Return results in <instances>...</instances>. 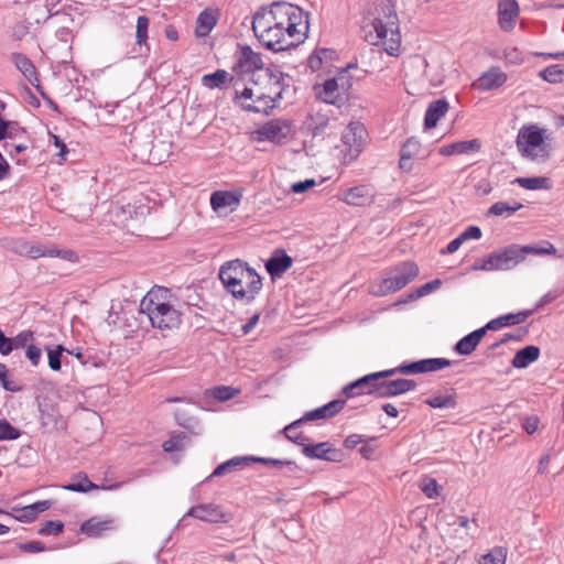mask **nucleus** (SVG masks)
<instances>
[{
	"mask_svg": "<svg viewBox=\"0 0 564 564\" xmlns=\"http://www.w3.org/2000/svg\"><path fill=\"white\" fill-rule=\"evenodd\" d=\"M380 10L370 24L367 20L362 26L364 37L371 45L382 44L389 55L397 56L401 44L398 15L390 3H382Z\"/></svg>",
	"mask_w": 564,
	"mask_h": 564,
	"instance_id": "obj_1",
	"label": "nucleus"
},
{
	"mask_svg": "<svg viewBox=\"0 0 564 564\" xmlns=\"http://www.w3.org/2000/svg\"><path fill=\"white\" fill-rule=\"evenodd\" d=\"M543 246L510 245L499 251L492 252L482 259V267L495 270H510L522 262L527 254L545 256L556 253V248L550 241Z\"/></svg>",
	"mask_w": 564,
	"mask_h": 564,
	"instance_id": "obj_2",
	"label": "nucleus"
},
{
	"mask_svg": "<svg viewBox=\"0 0 564 564\" xmlns=\"http://www.w3.org/2000/svg\"><path fill=\"white\" fill-rule=\"evenodd\" d=\"M140 311L147 314L154 328L161 330H171L181 324V313L171 304L156 301L152 292L141 300Z\"/></svg>",
	"mask_w": 564,
	"mask_h": 564,
	"instance_id": "obj_3",
	"label": "nucleus"
},
{
	"mask_svg": "<svg viewBox=\"0 0 564 564\" xmlns=\"http://www.w3.org/2000/svg\"><path fill=\"white\" fill-rule=\"evenodd\" d=\"M417 275L419 267L415 262H401L390 271L388 278L383 279L379 284L372 285L370 293L375 296H384L394 293L406 286Z\"/></svg>",
	"mask_w": 564,
	"mask_h": 564,
	"instance_id": "obj_4",
	"label": "nucleus"
},
{
	"mask_svg": "<svg viewBox=\"0 0 564 564\" xmlns=\"http://www.w3.org/2000/svg\"><path fill=\"white\" fill-rule=\"evenodd\" d=\"M307 30L308 22L305 21L303 23V33L290 34L285 29L276 26L264 31V33H256L254 35L265 48L272 52H282L296 47L302 43L306 36Z\"/></svg>",
	"mask_w": 564,
	"mask_h": 564,
	"instance_id": "obj_5",
	"label": "nucleus"
},
{
	"mask_svg": "<svg viewBox=\"0 0 564 564\" xmlns=\"http://www.w3.org/2000/svg\"><path fill=\"white\" fill-rule=\"evenodd\" d=\"M517 148L524 158L546 160L550 155L544 144L543 130L536 126H524L517 137Z\"/></svg>",
	"mask_w": 564,
	"mask_h": 564,
	"instance_id": "obj_6",
	"label": "nucleus"
},
{
	"mask_svg": "<svg viewBox=\"0 0 564 564\" xmlns=\"http://www.w3.org/2000/svg\"><path fill=\"white\" fill-rule=\"evenodd\" d=\"M293 123L288 119H272L254 131L256 141H270L275 144H285L293 138Z\"/></svg>",
	"mask_w": 564,
	"mask_h": 564,
	"instance_id": "obj_7",
	"label": "nucleus"
},
{
	"mask_svg": "<svg viewBox=\"0 0 564 564\" xmlns=\"http://www.w3.org/2000/svg\"><path fill=\"white\" fill-rule=\"evenodd\" d=\"M219 279L230 276L236 279H246V285L251 292H260L262 289V279L253 268L240 259L225 262L219 269Z\"/></svg>",
	"mask_w": 564,
	"mask_h": 564,
	"instance_id": "obj_8",
	"label": "nucleus"
},
{
	"mask_svg": "<svg viewBox=\"0 0 564 564\" xmlns=\"http://www.w3.org/2000/svg\"><path fill=\"white\" fill-rule=\"evenodd\" d=\"M269 8L280 29H285L290 34L303 33L297 29L302 20V10L299 7L285 1H275Z\"/></svg>",
	"mask_w": 564,
	"mask_h": 564,
	"instance_id": "obj_9",
	"label": "nucleus"
},
{
	"mask_svg": "<svg viewBox=\"0 0 564 564\" xmlns=\"http://www.w3.org/2000/svg\"><path fill=\"white\" fill-rule=\"evenodd\" d=\"M346 70L340 72L337 77L324 82L318 96L327 104L340 106L347 99V91L351 86L349 79L345 76Z\"/></svg>",
	"mask_w": 564,
	"mask_h": 564,
	"instance_id": "obj_10",
	"label": "nucleus"
},
{
	"mask_svg": "<svg viewBox=\"0 0 564 564\" xmlns=\"http://www.w3.org/2000/svg\"><path fill=\"white\" fill-rule=\"evenodd\" d=\"M232 70L237 74H249L260 70L264 74V63L261 54L254 52L249 45H237Z\"/></svg>",
	"mask_w": 564,
	"mask_h": 564,
	"instance_id": "obj_11",
	"label": "nucleus"
},
{
	"mask_svg": "<svg viewBox=\"0 0 564 564\" xmlns=\"http://www.w3.org/2000/svg\"><path fill=\"white\" fill-rule=\"evenodd\" d=\"M452 361L446 358H426L399 366L400 373L415 375L433 372L449 367Z\"/></svg>",
	"mask_w": 564,
	"mask_h": 564,
	"instance_id": "obj_12",
	"label": "nucleus"
},
{
	"mask_svg": "<svg viewBox=\"0 0 564 564\" xmlns=\"http://www.w3.org/2000/svg\"><path fill=\"white\" fill-rule=\"evenodd\" d=\"M302 453L305 457L311 459H322L334 463L341 462L344 457L343 452L334 447L329 442L304 445Z\"/></svg>",
	"mask_w": 564,
	"mask_h": 564,
	"instance_id": "obj_13",
	"label": "nucleus"
},
{
	"mask_svg": "<svg viewBox=\"0 0 564 564\" xmlns=\"http://www.w3.org/2000/svg\"><path fill=\"white\" fill-rule=\"evenodd\" d=\"M415 387L416 382L414 380L399 378L378 381V384L373 387V391L377 392V398H391L414 390Z\"/></svg>",
	"mask_w": 564,
	"mask_h": 564,
	"instance_id": "obj_14",
	"label": "nucleus"
},
{
	"mask_svg": "<svg viewBox=\"0 0 564 564\" xmlns=\"http://www.w3.org/2000/svg\"><path fill=\"white\" fill-rule=\"evenodd\" d=\"M186 516L210 523H227L230 520V516L225 513L220 506L214 503L194 506L188 510Z\"/></svg>",
	"mask_w": 564,
	"mask_h": 564,
	"instance_id": "obj_15",
	"label": "nucleus"
},
{
	"mask_svg": "<svg viewBox=\"0 0 564 564\" xmlns=\"http://www.w3.org/2000/svg\"><path fill=\"white\" fill-rule=\"evenodd\" d=\"M263 79H267L265 91L268 98L275 105L282 99L284 85V74L278 69L267 67L264 69Z\"/></svg>",
	"mask_w": 564,
	"mask_h": 564,
	"instance_id": "obj_16",
	"label": "nucleus"
},
{
	"mask_svg": "<svg viewBox=\"0 0 564 564\" xmlns=\"http://www.w3.org/2000/svg\"><path fill=\"white\" fill-rule=\"evenodd\" d=\"M519 12V4L516 0H500L498 3V23L500 29L506 32L513 30Z\"/></svg>",
	"mask_w": 564,
	"mask_h": 564,
	"instance_id": "obj_17",
	"label": "nucleus"
},
{
	"mask_svg": "<svg viewBox=\"0 0 564 564\" xmlns=\"http://www.w3.org/2000/svg\"><path fill=\"white\" fill-rule=\"evenodd\" d=\"M11 61L15 65V67L23 74V76L33 85L42 96L44 91L40 85V80L37 78V72L33 64V62L23 53H12Z\"/></svg>",
	"mask_w": 564,
	"mask_h": 564,
	"instance_id": "obj_18",
	"label": "nucleus"
},
{
	"mask_svg": "<svg viewBox=\"0 0 564 564\" xmlns=\"http://www.w3.org/2000/svg\"><path fill=\"white\" fill-rule=\"evenodd\" d=\"M377 384L378 381H375L372 373H369L345 386L343 393L347 398H354L361 394H370L377 398V392L373 391V387Z\"/></svg>",
	"mask_w": 564,
	"mask_h": 564,
	"instance_id": "obj_19",
	"label": "nucleus"
},
{
	"mask_svg": "<svg viewBox=\"0 0 564 564\" xmlns=\"http://www.w3.org/2000/svg\"><path fill=\"white\" fill-rule=\"evenodd\" d=\"M220 281L228 293H230L236 300L245 301L246 303H251L259 293L251 292L248 286L246 289L243 288L246 279H236L230 275L224 276Z\"/></svg>",
	"mask_w": 564,
	"mask_h": 564,
	"instance_id": "obj_20",
	"label": "nucleus"
},
{
	"mask_svg": "<svg viewBox=\"0 0 564 564\" xmlns=\"http://www.w3.org/2000/svg\"><path fill=\"white\" fill-rule=\"evenodd\" d=\"M292 258L282 249L275 250L265 262V270L272 279L280 278L292 267Z\"/></svg>",
	"mask_w": 564,
	"mask_h": 564,
	"instance_id": "obj_21",
	"label": "nucleus"
},
{
	"mask_svg": "<svg viewBox=\"0 0 564 564\" xmlns=\"http://www.w3.org/2000/svg\"><path fill=\"white\" fill-rule=\"evenodd\" d=\"M346 404V400L344 399H336L327 404L314 409L312 411L306 412L301 420L305 423L308 421H315V420H325L334 417L337 413H339Z\"/></svg>",
	"mask_w": 564,
	"mask_h": 564,
	"instance_id": "obj_22",
	"label": "nucleus"
},
{
	"mask_svg": "<svg viewBox=\"0 0 564 564\" xmlns=\"http://www.w3.org/2000/svg\"><path fill=\"white\" fill-rule=\"evenodd\" d=\"M421 149V143L414 137L406 139L400 149L399 167L404 172L412 171L411 160L415 158Z\"/></svg>",
	"mask_w": 564,
	"mask_h": 564,
	"instance_id": "obj_23",
	"label": "nucleus"
},
{
	"mask_svg": "<svg viewBox=\"0 0 564 564\" xmlns=\"http://www.w3.org/2000/svg\"><path fill=\"white\" fill-rule=\"evenodd\" d=\"M449 105L446 99H437L432 101L425 111L424 128L432 129L436 127L438 120L446 115Z\"/></svg>",
	"mask_w": 564,
	"mask_h": 564,
	"instance_id": "obj_24",
	"label": "nucleus"
},
{
	"mask_svg": "<svg viewBox=\"0 0 564 564\" xmlns=\"http://www.w3.org/2000/svg\"><path fill=\"white\" fill-rule=\"evenodd\" d=\"M506 80L507 75L499 67H491L479 77L477 86L480 90L487 91L502 86Z\"/></svg>",
	"mask_w": 564,
	"mask_h": 564,
	"instance_id": "obj_25",
	"label": "nucleus"
},
{
	"mask_svg": "<svg viewBox=\"0 0 564 564\" xmlns=\"http://www.w3.org/2000/svg\"><path fill=\"white\" fill-rule=\"evenodd\" d=\"M276 26L278 22H275V19L272 15L269 7L262 6L253 14L252 31L254 32V34L264 33V31H268Z\"/></svg>",
	"mask_w": 564,
	"mask_h": 564,
	"instance_id": "obj_26",
	"label": "nucleus"
},
{
	"mask_svg": "<svg viewBox=\"0 0 564 564\" xmlns=\"http://www.w3.org/2000/svg\"><path fill=\"white\" fill-rule=\"evenodd\" d=\"M481 147V143L478 139L464 140L454 142L447 145H443L440 149V154L442 155H452V154H467L471 152H477Z\"/></svg>",
	"mask_w": 564,
	"mask_h": 564,
	"instance_id": "obj_27",
	"label": "nucleus"
},
{
	"mask_svg": "<svg viewBox=\"0 0 564 564\" xmlns=\"http://www.w3.org/2000/svg\"><path fill=\"white\" fill-rule=\"evenodd\" d=\"M343 200L349 205L365 206L371 200L370 188L366 185L348 188L343 194Z\"/></svg>",
	"mask_w": 564,
	"mask_h": 564,
	"instance_id": "obj_28",
	"label": "nucleus"
},
{
	"mask_svg": "<svg viewBox=\"0 0 564 564\" xmlns=\"http://www.w3.org/2000/svg\"><path fill=\"white\" fill-rule=\"evenodd\" d=\"M484 338L482 330L476 329L463 338H460L454 346V350L462 356H468L473 354L481 339Z\"/></svg>",
	"mask_w": 564,
	"mask_h": 564,
	"instance_id": "obj_29",
	"label": "nucleus"
},
{
	"mask_svg": "<svg viewBox=\"0 0 564 564\" xmlns=\"http://www.w3.org/2000/svg\"><path fill=\"white\" fill-rule=\"evenodd\" d=\"M540 357V348L534 345L525 346L519 349L511 360V365L517 369L527 368L530 364L536 361Z\"/></svg>",
	"mask_w": 564,
	"mask_h": 564,
	"instance_id": "obj_30",
	"label": "nucleus"
},
{
	"mask_svg": "<svg viewBox=\"0 0 564 564\" xmlns=\"http://www.w3.org/2000/svg\"><path fill=\"white\" fill-rule=\"evenodd\" d=\"M235 80L236 79L225 69H217L216 72L206 74L202 77V84L209 89H224L229 83H234Z\"/></svg>",
	"mask_w": 564,
	"mask_h": 564,
	"instance_id": "obj_31",
	"label": "nucleus"
},
{
	"mask_svg": "<svg viewBox=\"0 0 564 564\" xmlns=\"http://www.w3.org/2000/svg\"><path fill=\"white\" fill-rule=\"evenodd\" d=\"M112 520H99L97 517H93L80 525V532L90 538H98L102 532L110 530Z\"/></svg>",
	"mask_w": 564,
	"mask_h": 564,
	"instance_id": "obj_32",
	"label": "nucleus"
},
{
	"mask_svg": "<svg viewBox=\"0 0 564 564\" xmlns=\"http://www.w3.org/2000/svg\"><path fill=\"white\" fill-rule=\"evenodd\" d=\"M239 196L234 192L217 191L210 196V206L214 210H220L225 207H231L239 204Z\"/></svg>",
	"mask_w": 564,
	"mask_h": 564,
	"instance_id": "obj_33",
	"label": "nucleus"
},
{
	"mask_svg": "<svg viewBox=\"0 0 564 564\" xmlns=\"http://www.w3.org/2000/svg\"><path fill=\"white\" fill-rule=\"evenodd\" d=\"M364 127L358 122H350L346 132L343 134V141L350 149H355L357 153L360 152L361 140L364 134Z\"/></svg>",
	"mask_w": 564,
	"mask_h": 564,
	"instance_id": "obj_34",
	"label": "nucleus"
},
{
	"mask_svg": "<svg viewBox=\"0 0 564 564\" xmlns=\"http://www.w3.org/2000/svg\"><path fill=\"white\" fill-rule=\"evenodd\" d=\"M217 19L213 12L208 10L202 11L196 21L195 35L197 37H204L210 33L213 28L216 25Z\"/></svg>",
	"mask_w": 564,
	"mask_h": 564,
	"instance_id": "obj_35",
	"label": "nucleus"
},
{
	"mask_svg": "<svg viewBox=\"0 0 564 564\" xmlns=\"http://www.w3.org/2000/svg\"><path fill=\"white\" fill-rule=\"evenodd\" d=\"M303 424L304 422L301 419H297L282 430V433L290 442L302 446V448L304 445H307V442L310 441V438L302 432H297Z\"/></svg>",
	"mask_w": 564,
	"mask_h": 564,
	"instance_id": "obj_36",
	"label": "nucleus"
},
{
	"mask_svg": "<svg viewBox=\"0 0 564 564\" xmlns=\"http://www.w3.org/2000/svg\"><path fill=\"white\" fill-rule=\"evenodd\" d=\"M51 505V501L44 500L26 506L21 510V514L15 517V519L21 522H32L41 512L50 509Z\"/></svg>",
	"mask_w": 564,
	"mask_h": 564,
	"instance_id": "obj_37",
	"label": "nucleus"
},
{
	"mask_svg": "<svg viewBox=\"0 0 564 564\" xmlns=\"http://www.w3.org/2000/svg\"><path fill=\"white\" fill-rule=\"evenodd\" d=\"M248 464H249V456L234 457V458L218 465L214 469V471L212 473L209 478L224 476L226 474L232 473L234 470L240 469Z\"/></svg>",
	"mask_w": 564,
	"mask_h": 564,
	"instance_id": "obj_38",
	"label": "nucleus"
},
{
	"mask_svg": "<svg viewBox=\"0 0 564 564\" xmlns=\"http://www.w3.org/2000/svg\"><path fill=\"white\" fill-rule=\"evenodd\" d=\"M240 107L246 111L269 115V112L273 110L276 105L268 97H260L253 99V102L242 101L240 102Z\"/></svg>",
	"mask_w": 564,
	"mask_h": 564,
	"instance_id": "obj_39",
	"label": "nucleus"
},
{
	"mask_svg": "<svg viewBox=\"0 0 564 564\" xmlns=\"http://www.w3.org/2000/svg\"><path fill=\"white\" fill-rule=\"evenodd\" d=\"M253 99H256L254 90L249 88L243 79L237 78L234 82V100L240 106V102H253Z\"/></svg>",
	"mask_w": 564,
	"mask_h": 564,
	"instance_id": "obj_40",
	"label": "nucleus"
},
{
	"mask_svg": "<svg viewBox=\"0 0 564 564\" xmlns=\"http://www.w3.org/2000/svg\"><path fill=\"white\" fill-rule=\"evenodd\" d=\"M522 207L523 205L518 202H513V204H510L508 202H497L492 204L490 208L487 210V216L510 217Z\"/></svg>",
	"mask_w": 564,
	"mask_h": 564,
	"instance_id": "obj_41",
	"label": "nucleus"
},
{
	"mask_svg": "<svg viewBox=\"0 0 564 564\" xmlns=\"http://www.w3.org/2000/svg\"><path fill=\"white\" fill-rule=\"evenodd\" d=\"M64 489L75 492H88L93 489L100 487L88 479L86 475L78 474L74 477L73 481L63 486Z\"/></svg>",
	"mask_w": 564,
	"mask_h": 564,
	"instance_id": "obj_42",
	"label": "nucleus"
},
{
	"mask_svg": "<svg viewBox=\"0 0 564 564\" xmlns=\"http://www.w3.org/2000/svg\"><path fill=\"white\" fill-rule=\"evenodd\" d=\"M540 77L551 84H558L564 82V65L555 64L547 66L540 72Z\"/></svg>",
	"mask_w": 564,
	"mask_h": 564,
	"instance_id": "obj_43",
	"label": "nucleus"
},
{
	"mask_svg": "<svg viewBox=\"0 0 564 564\" xmlns=\"http://www.w3.org/2000/svg\"><path fill=\"white\" fill-rule=\"evenodd\" d=\"M425 404L434 409H454L457 405L455 393L448 395H434L424 401Z\"/></svg>",
	"mask_w": 564,
	"mask_h": 564,
	"instance_id": "obj_44",
	"label": "nucleus"
},
{
	"mask_svg": "<svg viewBox=\"0 0 564 564\" xmlns=\"http://www.w3.org/2000/svg\"><path fill=\"white\" fill-rule=\"evenodd\" d=\"M47 351L48 367L53 371H59L62 368V357L68 349L63 345H57L54 348L45 347Z\"/></svg>",
	"mask_w": 564,
	"mask_h": 564,
	"instance_id": "obj_45",
	"label": "nucleus"
},
{
	"mask_svg": "<svg viewBox=\"0 0 564 564\" xmlns=\"http://www.w3.org/2000/svg\"><path fill=\"white\" fill-rule=\"evenodd\" d=\"M249 463H259L263 465H270L276 468L288 467L291 473H295L299 467L293 460H282L268 457L249 456Z\"/></svg>",
	"mask_w": 564,
	"mask_h": 564,
	"instance_id": "obj_46",
	"label": "nucleus"
},
{
	"mask_svg": "<svg viewBox=\"0 0 564 564\" xmlns=\"http://www.w3.org/2000/svg\"><path fill=\"white\" fill-rule=\"evenodd\" d=\"M521 187L535 191L542 188H549V178L543 176H534V177H518L514 180Z\"/></svg>",
	"mask_w": 564,
	"mask_h": 564,
	"instance_id": "obj_47",
	"label": "nucleus"
},
{
	"mask_svg": "<svg viewBox=\"0 0 564 564\" xmlns=\"http://www.w3.org/2000/svg\"><path fill=\"white\" fill-rule=\"evenodd\" d=\"M507 558V549L496 546L489 553L481 556L479 564H505Z\"/></svg>",
	"mask_w": 564,
	"mask_h": 564,
	"instance_id": "obj_48",
	"label": "nucleus"
},
{
	"mask_svg": "<svg viewBox=\"0 0 564 564\" xmlns=\"http://www.w3.org/2000/svg\"><path fill=\"white\" fill-rule=\"evenodd\" d=\"M329 119L327 116L323 113H315L311 116V120L308 122V129L312 131L314 137L322 135L327 126H328Z\"/></svg>",
	"mask_w": 564,
	"mask_h": 564,
	"instance_id": "obj_49",
	"label": "nucleus"
},
{
	"mask_svg": "<svg viewBox=\"0 0 564 564\" xmlns=\"http://www.w3.org/2000/svg\"><path fill=\"white\" fill-rule=\"evenodd\" d=\"M533 313L532 310L521 311L518 313H509L506 315L499 316L501 319V323L503 327L512 326V325H519L527 321L529 316H531Z\"/></svg>",
	"mask_w": 564,
	"mask_h": 564,
	"instance_id": "obj_50",
	"label": "nucleus"
},
{
	"mask_svg": "<svg viewBox=\"0 0 564 564\" xmlns=\"http://www.w3.org/2000/svg\"><path fill=\"white\" fill-rule=\"evenodd\" d=\"M149 24L150 20L145 15H140L137 20L135 40L140 46L147 43Z\"/></svg>",
	"mask_w": 564,
	"mask_h": 564,
	"instance_id": "obj_51",
	"label": "nucleus"
},
{
	"mask_svg": "<svg viewBox=\"0 0 564 564\" xmlns=\"http://www.w3.org/2000/svg\"><path fill=\"white\" fill-rule=\"evenodd\" d=\"M21 436V431L7 420H0V441H13Z\"/></svg>",
	"mask_w": 564,
	"mask_h": 564,
	"instance_id": "obj_52",
	"label": "nucleus"
},
{
	"mask_svg": "<svg viewBox=\"0 0 564 564\" xmlns=\"http://www.w3.org/2000/svg\"><path fill=\"white\" fill-rule=\"evenodd\" d=\"M13 341V350L19 348H25L33 344L34 341V332L31 329H25L20 332L15 337H12Z\"/></svg>",
	"mask_w": 564,
	"mask_h": 564,
	"instance_id": "obj_53",
	"label": "nucleus"
},
{
	"mask_svg": "<svg viewBox=\"0 0 564 564\" xmlns=\"http://www.w3.org/2000/svg\"><path fill=\"white\" fill-rule=\"evenodd\" d=\"M64 530V523L59 520L46 521L43 527L39 530L41 535H58Z\"/></svg>",
	"mask_w": 564,
	"mask_h": 564,
	"instance_id": "obj_54",
	"label": "nucleus"
},
{
	"mask_svg": "<svg viewBox=\"0 0 564 564\" xmlns=\"http://www.w3.org/2000/svg\"><path fill=\"white\" fill-rule=\"evenodd\" d=\"M184 440H186V435L185 433L181 432L177 435H173L170 440L165 441L162 444V447L167 453L180 451L183 447Z\"/></svg>",
	"mask_w": 564,
	"mask_h": 564,
	"instance_id": "obj_55",
	"label": "nucleus"
},
{
	"mask_svg": "<svg viewBox=\"0 0 564 564\" xmlns=\"http://www.w3.org/2000/svg\"><path fill=\"white\" fill-rule=\"evenodd\" d=\"M9 370L7 366L0 362V384L2 388L10 392H18L22 390V387L18 386L13 381L8 380Z\"/></svg>",
	"mask_w": 564,
	"mask_h": 564,
	"instance_id": "obj_56",
	"label": "nucleus"
},
{
	"mask_svg": "<svg viewBox=\"0 0 564 564\" xmlns=\"http://www.w3.org/2000/svg\"><path fill=\"white\" fill-rule=\"evenodd\" d=\"M421 490L427 498H435L438 495L441 488L434 478L425 477L421 482Z\"/></svg>",
	"mask_w": 564,
	"mask_h": 564,
	"instance_id": "obj_57",
	"label": "nucleus"
},
{
	"mask_svg": "<svg viewBox=\"0 0 564 564\" xmlns=\"http://www.w3.org/2000/svg\"><path fill=\"white\" fill-rule=\"evenodd\" d=\"M25 357L33 367H37L42 360V350L39 346L30 344L25 349Z\"/></svg>",
	"mask_w": 564,
	"mask_h": 564,
	"instance_id": "obj_58",
	"label": "nucleus"
},
{
	"mask_svg": "<svg viewBox=\"0 0 564 564\" xmlns=\"http://www.w3.org/2000/svg\"><path fill=\"white\" fill-rule=\"evenodd\" d=\"M17 546L24 553H39L46 550L45 545L40 541L19 542Z\"/></svg>",
	"mask_w": 564,
	"mask_h": 564,
	"instance_id": "obj_59",
	"label": "nucleus"
},
{
	"mask_svg": "<svg viewBox=\"0 0 564 564\" xmlns=\"http://www.w3.org/2000/svg\"><path fill=\"white\" fill-rule=\"evenodd\" d=\"M235 394H236V391L232 388L226 387V386H219V387L214 388V390H213L214 398L219 401H228V400L232 399L235 397Z\"/></svg>",
	"mask_w": 564,
	"mask_h": 564,
	"instance_id": "obj_60",
	"label": "nucleus"
},
{
	"mask_svg": "<svg viewBox=\"0 0 564 564\" xmlns=\"http://www.w3.org/2000/svg\"><path fill=\"white\" fill-rule=\"evenodd\" d=\"M527 333V328H519L517 334H505V336L499 341H496L490 346V349H496L502 344L508 343L509 340H521Z\"/></svg>",
	"mask_w": 564,
	"mask_h": 564,
	"instance_id": "obj_61",
	"label": "nucleus"
},
{
	"mask_svg": "<svg viewBox=\"0 0 564 564\" xmlns=\"http://www.w3.org/2000/svg\"><path fill=\"white\" fill-rule=\"evenodd\" d=\"M26 133V130L19 124L18 121H10V129H8L7 139H21Z\"/></svg>",
	"mask_w": 564,
	"mask_h": 564,
	"instance_id": "obj_62",
	"label": "nucleus"
},
{
	"mask_svg": "<svg viewBox=\"0 0 564 564\" xmlns=\"http://www.w3.org/2000/svg\"><path fill=\"white\" fill-rule=\"evenodd\" d=\"M13 351V341L11 337H7L0 328V354L8 356Z\"/></svg>",
	"mask_w": 564,
	"mask_h": 564,
	"instance_id": "obj_63",
	"label": "nucleus"
},
{
	"mask_svg": "<svg viewBox=\"0 0 564 564\" xmlns=\"http://www.w3.org/2000/svg\"><path fill=\"white\" fill-rule=\"evenodd\" d=\"M540 420L535 415L527 416L522 422V427L528 434H533L539 426Z\"/></svg>",
	"mask_w": 564,
	"mask_h": 564,
	"instance_id": "obj_64",
	"label": "nucleus"
}]
</instances>
